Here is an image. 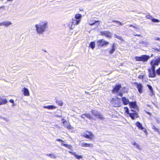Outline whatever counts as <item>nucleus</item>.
Returning <instances> with one entry per match:
<instances>
[{"instance_id":"obj_1","label":"nucleus","mask_w":160,"mask_h":160,"mask_svg":"<svg viewBox=\"0 0 160 160\" xmlns=\"http://www.w3.org/2000/svg\"><path fill=\"white\" fill-rule=\"evenodd\" d=\"M35 27L38 34H42L48 28V22L46 21H41L35 25Z\"/></svg>"},{"instance_id":"obj_2","label":"nucleus","mask_w":160,"mask_h":160,"mask_svg":"<svg viewBox=\"0 0 160 160\" xmlns=\"http://www.w3.org/2000/svg\"><path fill=\"white\" fill-rule=\"evenodd\" d=\"M150 64L151 66V68H149L148 69V71L149 73V77L151 78H155L156 76V72L155 71V65L152 63V62H151Z\"/></svg>"},{"instance_id":"obj_3","label":"nucleus","mask_w":160,"mask_h":160,"mask_svg":"<svg viewBox=\"0 0 160 160\" xmlns=\"http://www.w3.org/2000/svg\"><path fill=\"white\" fill-rule=\"evenodd\" d=\"M111 103L113 106L116 107H120L122 105L121 102L117 98H113L111 100Z\"/></svg>"},{"instance_id":"obj_4","label":"nucleus","mask_w":160,"mask_h":160,"mask_svg":"<svg viewBox=\"0 0 160 160\" xmlns=\"http://www.w3.org/2000/svg\"><path fill=\"white\" fill-rule=\"evenodd\" d=\"M149 58V56L147 55H143L141 57H136L135 59L137 61H143L145 62L147 61Z\"/></svg>"},{"instance_id":"obj_5","label":"nucleus","mask_w":160,"mask_h":160,"mask_svg":"<svg viewBox=\"0 0 160 160\" xmlns=\"http://www.w3.org/2000/svg\"><path fill=\"white\" fill-rule=\"evenodd\" d=\"M92 114L94 116L101 120H103L104 118L103 116L96 110H92Z\"/></svg>"},{"instance_id":"obj_6","label":"nucleus","mask_w":160,"mask_h":160,"mask_svg":"<svg viewBox=\"0 0 160 160\" xmlns=\"http://www.w3.org/2000/svg\"><path fill=\"white\" fill-rule=\"evenodd\" d=\"M80 22V20H76L75 19H72L71 22V24L70 23L69 25V28L71 29H72L76 25L78 24Z\"/></svg>"},{"instance_id":"obj_7","label":"nucleus","mask_w":160,"mask_h":160,"mask_svg":"<svg viewBox=\"0 0 160 160\" xmlns=\"http://www.w3.org/2000/svg\"><path fill=\"white\" fill-rule=\"evenodd\" d=\"M109 44V42L104 39H101L98 40L97 42V44L98 46L103 47L106 46Z\"/></svg>"},{"instance_id":"obj_8","label":"nucleus","mask_w":160,"mask_h":160,"mask_svg":"<svg viewBox=\"0 0 160 160\" xmlns=\"http://www.w3.org/2000/svg\"><path fill=\"white\" fill-rule=\"evenodd\" d=\"M83 136L87 139H92V138L93 137V134L91 132H87L86 133H83Z\"/></svg>"},{"instance_id":"obj_9","label":"nucleus","mask_w":160,"mask_h":160,"mask_svg":"<svg viewBox=\"0 0 160 160\" xmlns=\"http://www.w3.org/2000/svg\"><path fill=\"white\" fill-rule=\"evenodd\" d=\"M135 84L137 86V88L139 93H142L143 92L142 89L143 88V86L142 84L140 83H138V82H136L135 83Z\"/></svg>"},{"instance_id":"obj_10","label":"nucleus","mask_w":160,"mask_h":160,"mask_svg":"<svg viewBox=\"0 0 160 160\" xmlns=\"http://www.w3.org/2000/svg\"><path fill=\"white\" fill-rule=\"evenodd\" d=\"M121 87L120 84L117 85L112 90V92L113 93H118Z\"/></svg>"},{"instance_id":"obj_11","label":"nucleus","mask_w":160,"mask_h":160,"mask_svg":"<svg viewBox=\"0 0 160 160\" xmlns=\"http://www.w3.org/2000/svg\"><path fill=\"white\" fill-rule=\"evenodd\" d=\"M129 116L132 119H135V118L138 117V113L136 111H134V112L129 113Z\"/></svg>"},{"instance_id":"obj_12","label":"nucleus","mask_w":160,"mask_h":160,"mask_svg":"<svg viewBox=\"0 0 160 160\" xmlns=\"http://www.w3.org/2000/svg\"><path fill=\"white\" fill-rule=\"evenodd\" d=\"M101 34L102 35H104L107 37L110 38L111 36V33L108 31H104L101 32Z\"/></svg>"},{"instance_id":"obj_13","label":"nucleus","mask_w":160,"mask_h":160,"mask_svg":"<svg viewBox=\"0 0 160 160\" xmlns=\"http://www.w3.org/2000/svg\"><path fill=\"white\" fill-rule=\"evenodd\" d=\"M151 62H152V63L156 66L158 65L159 63H160V56L157 58H156L155 59L152 60Z\"/></svg>"},{"instance_id":"obj_14","label":"nucleus","mask_w":160,"mask_h":160,"mask_svg":"<svg viewBox=\"0 0 160 160\" xmlns=\"http://www.w3.org/2000/svg\"><path fill=\"white\" fill-rule=\"evenodd\" d=\"M129 104L131 108H132L133 109L135 110L138 109V106L135 102H130Z\"/></svg>"},{"instance_id":"obj_15","label":"nucleus","mask_w":160,"mask_h":160,"mask_svg":"<svg viewBox=\"0 0 160 160\" xmlns=\"http://www.w3.org/2000/svg\"><path fill=\"white\" fill-rule=\"evenodd\" d=\"M63 125L64 127L68 129H70L71 127L69 122H67L66 120H64L63 122Z\"/></svg>"},{"instance_id":"obj_16","label":"nucleus","mask_w":160,"mask_h":160,"mask_svg":"<svg viewBox=\"0 0 160 160\" xmlns=\"http://www.w3.org/2000/svg\"><path fill=\"white\" fill-rule=\"evenodd\" d=\"M1 23L2 26L3 25L6 27H8L12 24V22L9 21H4L1 22Z\"/></svg>"},{"instance_id":"obj_17","label":"nucleus","mask_w":160,"mask_h":160,"mask_svg":"<svg viewBox=\"0 0 160 160\" xmlns=\"http://www.w3.org/2000/svg\"><path fill=\"white\" fill-rule=\"evenodd\" d=\"M122 101L123 104L124 105H127L130 102L128 99H127L125 97H123L122 98Z\"/></svg>"},{"instance_id":"obj_18","label":"nucleus","mask_w":160,"mask_h":160,"mask_svg":"<svg viewBox=\"0 0 160 160\" xmlns=\"http://www.w3.org/2000/svg\"><path fill=\"white\" fill-rule=\"evenodd\" d=\"M79 145L82 147H92V144H88L87 143H83L80 142L79 143Z\"/></svg>"},{"instance_id":"obj_19","label":"nucleus","mask_w":160,"mask_h":160,"mask_svg":"<svg viewBox=\"0 0 160 160\" xmlns=\"http://www.w3.org/2000/svg\"><path fill=\"white\" fill-rule=\"evenodd\" d=\"M22 91L23 92L24 96H29V93L28 89L25 88H22Z\"/></svg>"},{"instance_id":"obj_20","label":"nucleus","mask_w":160,"mask_h":160,"mask_svg":"<svg viewBox=\"0 0 160 160\" xmlns=\"http://www.w3.org/2000/svg\"><path fill=\"white\" fill-rule=\"evenodd\" d=\"M136 125L139 129L142 130L144 129V128L142 126V124L139 122H137L136 123Z\"/></svg>"},{"instance_id":"obj_21","label":"nucleus","mask_w":160,"mask_h":160,"mask_svg":"<svg viewBox=\"0 0 160 160\" xmlns=\"http://www.w3.org/2000/svg\"><path fill=\"white\" fill-rule=\"evenodd\" d=\"M147 86L148 87L149 89L151 92L150 95L151 96L153 95L154 94V93L153 92V90L152 87L151 85L148 84L147 85Z\"/></svg>"},{"instance_id":"obj_22","label":"nucleus","mask_w":160,"mask_h":160,"mask_svg":"<svg viewBox=\"0 0 160 160\" xmlns=\"http://www.w3.org/2000/svg\"><path fill=\"white\" fill-rule=\"evenodd\" d=\"M99 22H100V21H96L93 19H92V21H90L89 22V24L90 25L92 26V25H94V24H96V23L98 22V24L97 25L98 26V25L99 24Z\"/></svg>"},{"instance_id":"obj_23","label":"nucleus","mask_w":160,"mask_h":160,"mask_svg":"<svg viewBox=\"0 0 160 160\" xmlns=\"http://www.w3.org/2000/svg\"><path fill=\"white\" fill-rule=\"evenodd\" d=\"M115 46H116V44L115 43H113L112 44V48L109 51V53L112 54L115 51Z\"/></svg>"},{"instance_id":"obj_24","label":"nucleus","mask_w":160,"mask_h":160,"mask_svg":"<svg viewBox=\"0 0 160 160\" xmlns=\"http://www.w3.org/2000/svg\"><path fill=\"white\" fill-rule=\"evenodd\" d=\"M44 108H47L49 109H53L56 108V107L52 105H49L48 106H44L43 107Z\"/></svg>"},{"instance_id":"obj_25","label":"nucleus","mask_w":160,"mask_h":160,"mask_svg":"<svg viewBox=\"0 0 160 160\" xmlns=\"http://www.w3.org/2000/svg\"><path fill=\"white\" fill-rule=\"evenodd\" d=\"M7 102L6 99H2L0 98V105L5 104Z\"/></svg>"},{"instance_id":"obj_26","label":"nucleus","mask_w":160,"mask_h":160,"mask_svg":"<svg viewBox=\"0 0 160 160\" xmlns=\"http://www.w3.org/2000/svg\"><path fill=\"white\" fill-rule=\"evenodd\" d=\"M61 145L64 146L70 149H71L72 148V147L71 145L67 144H65L63 143H61Z\"/></svg>"},{"instance_id":"obj_27","label":"nucleus","mask_w":160,"mask_h":160,"mask_svg":"<svg viewBox=\"0 0 160 160\" xmlns=\"http://www.w3.org/2000/svg\"><path fill=\"white\" fill-rule=\"evenodd\" d=\"M95 43L94 42H91L89 44V46L92 49H93L95 47Z\"/></svg>"},{"instance_id":"obj_28","label":"nucleus","mask_w":160,"mask_h":160,"mask_svg":"<svg viewBox=\"0 0 160 160\" xmlns=\"http://www.w3.org/2000/svg\"><path fill=\"white\" fill-rule=\"evenodd\" d=\"M82 17L81 15L80 14H77L75 15V19L78 20H80L81 17Z\"/></svg>"},{"instance_id":"obj_29","label":"nucleus","mask_w":160,"mask_h":160,"mask_svg":"<svg viewBox=\"0 0 160 160\" xmlns=\"http://www.w3.org/2000/svg\"><path fill=\"white\" fill-rule=\"evenodd\" d=\"M46 156H50L51 158H56L57 157V156L54 154H45Z\"/></svg>"},{"instance_id":"obj_30","label":"nucleus","mask_w":160,"mask_h":160,"mask_svg":"<svg viewBox=\"0 0 160 160\" xmlns=\"http://www.w3.org/2000/svg\"><path fill=\"white\" fill-rule=\"evenodd\" d=\"M56 101L57 103L59 104L60 106H62V101L60 100H58L56 99Z\"/></svg>"},{"instance_id":"obj_31","label":"nucleus","mask_w":160,"mask_h":160,"mask_svg":"<svg viewBox=\"0 0 160 160\" xmlns=\"http://www.w3.org/2000/svg\"><path fill=\"white\" fill-rule=\"evenodd\" d=\"M152 129H154V131L157 132L158 133V134H159L160 133V132L159 129L158 128H157L155 126V125H153L152 126Z\"/></svg>"},{"instance_id":"obj_32","label":"nucleus","mask_w":160,"mask_h":160,"mask_svg":"<svg viewBox=\"0 0 160 160\" xmlns=\"http://www.w3.org/2000/svg\"><path fill=\"white\" fill-rule=\"evenodd\" d=\"M86 117L90 119H93L92 117L91 116V115L89 113H86Z\"/></svg>"},{"instance_id":"obj_33","label":"nucleus","mask_w":160,"mask_h":160,"mask_svg":"<svg viewBox=\"0 0 160 160\" xmlns=\"http://www.w3.org/2000/svg\"><path fill=\"white\" fill-rule=\"evenodd\" d=\"M132 145L135 146L136 147V148H138L139 149V144H138V143H137L136 142H132Z\"/></svg>"},{"instance_id":"obj_34","label":"nucleus","mask_w":160,"mask_h":160,"mask_svg":"<svg viewBox=\"0 0 160 160\" xmlns=\"http://www.w3.org/2000/svg\"><path fill=\"white\" fill-rule=\"evenodd\" d=\"M74 156L77 159H80L82 158V156L81 155H78L76 153H74Z\"/></svg>"},{"instance_id":"obj_35","label":"nucleus","mask_w":160,"mask_h":160,"mask_svg":"<svg viewBox=\"0 0 160 160\" xmlns=\"http://www.w3.org/2000/svg\"><path fill=\"white\" fill-rule=\"evenodd\" d=\"M152 21L153 22H160V21L158 19L153 18H152Z\"/></svg>"},{"instance_id":"obj_36","label":"nucleus","mask_w":160,"mask_h":160,"mask_svg":"<svg viewBox=\"0 0 160 160\" xmlns=\"http://www.w3.org/2000/svg\"><path fill=\"white\" fill-rule=\"evenodd\" d=\"M146 18H147L151 19V20H152V18H153V17L152 16L150 15H147L146 16Z\"/></svg>"},{"instance_id":"obj_37","label":"nucleus","mask_w":160,"mask_h":160,"mask_svg":"<svg viewBox=\"0 0 160 160\" xmlns=\"http://www.w3.org/2000/svg\"><path fill=\"white\" fill-rule=\"evenodd\" d=\"M156 72L158 75H160V67L156 70Z\"/></svg>"},{"instance_id":"obj_38","label":"nucleus","mask_w":160,"mask_h":160,"mask_svg":"<svg viewBox=\"0 0 160 160\" xmlns=\"http://www.w3.org/2000/svg\"><path fill=\"white\" fill-rule=\"evenodd\" d=\"M124 109H125V112L128 115H129V113H130L129 112V110L128 108L127 107H125L124 108Z\"/></svg>"},{"instance_id":"obj_39","label":"nucleus","mask_w":160,"mask_h":160,"mask_svg":"<svg viewBox=\"0 0 160 160\" xmlns=\"http://www.w3.org/2000/svg\"><path fill=\"white\" fill-rule=\"evenodd\" d=\"M0 118H1L3 119V120H5V121H6L7 122H8V119L7 118H4V117H2V116H0Z\"/></svg>"},{"instance_id":"obj_40","label":"nucleus","mask_w":160,"mask_h":160,"mask_svg":"<svg viewBox=\"0 0 160 160\" xmlns=\"http://www.w3.org/2000/svg\"><path fill=\"white\" fill-rule=\"evenodd\" d=\"M112 22H116L117 23H119L120 25H122V23L121 22H120L119 21L113 20L112 21Z\"/></svg>"},{"instance_id":"obj_41","label":"nucleus","mask_w":160,"mask_h":160,"mask_svg":"<svg viewBox=\"0 0 160 160\" xmlns=\"http://www.w3.org/2000/svg\"><path fill=\"white\" fill-rule=\"evenodd\" d=\"M56 141H57L61 142H62V143L64 142V141L63 140H62L61 139H60L57 138V139H56Z\"/></svg>"},{"instance_id":"obj_42","label":"nucleus","mask_w":160,"mask_h":160,"mask_svg":"<svg viewBox=\"0 0 160 160\" xmlns=\"http://www.w3.org/2000/svg\"><path fill=\"white\" fill-rule=\"evenodd\" d=\"M81 117L83 118H84L85 117H86V114H82L81 116Z\"/></svg>"},{"instance_id":"obj_43","label":"nucleus","mask_w":160,"mask_h":160,"mask_svg":"<svg viewBox=\"0 0 160 160\" xmlns=\"http://www.w3.org/2000/svg\"><path fill=\"white\" fill-rule=\"evenodd\" d=\"M1 9H3V10H6L5 7L4 6H2L0 7V10Z\"/></svg>"},{"instance_id":"obj_44","label":"nucleus","mask_w":160,"mask_h":160,"mask_svg":"<svg viewBox=\"0 0 160 160\" xmlns=\"http://www.w3.org/2000/svg\"><path fill=\"white\" fill-rule=\"evenodd\" d=\"M117 38H118L119 39H120V40H122V38L121 37L119 36H118V37H117Z\"/></svg>"},{"instance_id":"obj_45","label":"nucleus","mask_w":160,"mask_h":160,"mask_svg":"<svg viewBox=\"0 0 160 160\" xmlns=\"http://www.w3.org/2000/svg\"><path fill=\"white\" fill-rule=\"evenodd\" d=\"M133 35L135 36H141L140 34H135V33H133Z\"/></svg>"},{"instance_id":"obj_46","label":"nucleus","mask_w":160,"mask_h":160,"mask_svg":"<svg viewBox=\"0 0 160 160\" xmlns=\"http://www.w3.org/2000/svg\"><path fill=\"white\" fill-rule=\"evenodd\" d=\"M9 102L12 103H14V101L13 100V99H11L10 100Z\"/></svg>"},{"instance_id":"obj_47","label":"nucleus","mask_w":160,"mask_h":160,"mask_svg":"<svg viewBox=\"0 0 160 160\" xmlns=\"http://www.w3.org/2000/svg\"><path fill=\"white\" fill-rule=\"evenodd\" d=\"M143 76L142 75H139L138 76V78L140 79H142L143 78Z\"/></svg>"},{"instance_id":"obj_48","label":"nucleus","mask_w":160,"mask_h":160,"mask_svg":"<svg viewBox=\"0 0 160 160\" xmlns=\"http://www.w3.org/2000/svg\"><path fill=\"white\" fill-rule=\"evenodd\" d=\"M129 26L130 27H133L134 28H137V27L134 25H129Z\"/></svg>"},{"instance_id":"obj_49","label":"nucleus","mask_w":160,"mask_h":160,"mask_svg":"<svg viewBox=\"0 0 160 160\" xmlns=\"http://www.w3.org/2000/svg\"><path fill=\"white\" fill-rule=\"evenodd\" d=\"M155 40H158L160 41V38L158 37H155Z\"/></svg>"},{"instance_id":"obj_50","label":"nucleus","mask_w":160,"mask_h":160,"mask_svg":"<svg viewBox=\"0 0 160 160\" xmlns=\"http://www.w3.org/2000/svg\"><path fill=\"white\" fill-rule=\"evenodd\" d=\"M118 95L122 97V93L121 92H119L118 94Z\"/></svg>"},{"instance_id":"obj_51","label":"nucleus","mask_w":160,"mask_h":160,"mask_svg":"<svg viewBox=\"0 0 160 160\" xmlns=\"http://www.w3.org/2000/svg\"><path fill=\"white\" fill-rule=\"evenodd\" d=\"M69 152L71 154H72V155H74V153H75L74 152Z\"/></svg>"},{"instance_id":"obj_52","label":"nucleus","mask_w":160,"mask_h":160,"mask_svg":"<svg viewBox=\"0 0 160 160\" xmlns=\"http://www.w3.org/2000/svg\"><path fill=\"white\" fill-rule=\"evenodd\" d=\"M132 108H131V111L132 112H134V111H135V110H134Z\"/></svg>"},{"instance_id":"obj_53","label":"nucleus","mask_w":160,"mask_h":160,"mask_svg":"<svg viewBox=\"0 0 160 160\" xmlns=\"http://www.w3.org/2000/svg\"><path fill=\"white\" fill-rule=\"evenodd\" d=\"M144 132L145 133H146L147 132V130L145 129L144 131Z\"/></svg>"},{"instance_id":"obj_54","label":"nucleus","mask_w":160,"mask_h":160,"mask_svg":"<svg viewBox=\"0 0 160 160\" xmlns=\"http://www.w3.org/2000/svg\"><path fill=\"white\" fill-rule=\"evenodd\" d=\"M117 37H118V36L117 35H115V37L117 38Z\"/></svg>"},{"instance_id":"obj_55","label":"nucleus","mask_w":160,"mask_h":160,"mask_svg":"<svg viewBox=\"0 0 160 160\" xmlns=\"http://www.w3.org/2000/svg\"><path fill=\"white\" fill-rule=\"evenodd\" d=\"M64 119H62V121H64Z\"/></svg>"},{"instance_id":"obj_56","label":"nucleus","mask_w":160,"mask_h":160,"mask_svg":"<svg viewBox=\"0 0 160 160\" xmlns=\"http://www.w3.org/2000/svg\"><path fill=\"white\" fill-rule=\"evenodd\" d=\"M14 106V103H13V105H12V106Z\"/></svg>"},{"instance_id":"obj_57","label":"nucleus","mask_w":160,"mask_h":160,"mask_svg":"<svg viewBox=\"0 0 160 160\" xmlns=\"http://www.w3.org/2000/svg\"><path fill=\"white\" fill-rule=\"evenodd\" d=\"M147 113L148 114H150V113L149 112H148Z\"/></svg>"},{"instance_id":"obj_58","label":"nucleus","mask_w":160,"mask_h":160,"mask_svg":"<svg viewBox=\"0 0 160 160\" xmlns=\"http://www.w3.org/2000/svg\"><path fill=\"white\" fill-rule=\"evenodd\" d=\"M2 26L1 22L0 23V26Z\"/></svg>"},{"instance_id":"obj_59","label":"nucleus","mask_w":160,"mask_h":160,"mask_svg":"<svg viewBox=\"0 0 160 160\" xmlns=\"http://www.w3.org/2000/svg\"><path fill=\"white\" fill-rule=\"evenodd\" d=\"M45 52H47V51H45Z\"/></svg>"},{"instance_id":"obj_60","label":"nucleus","mask_w":160,"mask_h":160,"mask_svg":"<svg viewBox=\"0 0 160 160\" xmlns=\"http://www.w3.org/2000/svg\"><path fill=\"white\" fill-rule=\"evenodd\" d=\"M159 134H160V133Z\"/></svg>"}]
</instances>
